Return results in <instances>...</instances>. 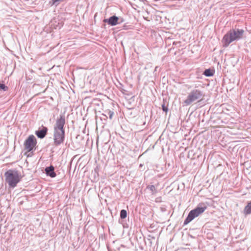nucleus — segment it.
<instances>
[{"label": "nucleus", "mask_w": 251, "mask_h": 251, "mask_svg": "<svg viewBox=\"0 0 251 251\" xmlns=\"http://www.w3.org/2000/svg\"><path fill=\"white\" fill-rule=\"evenodd\" d=\"M65 117L64 114H60L56 119L53 126V145L56 147L63 144L65 141V131L64 125Z\"/></svg>", "instance_id": "f257e3e1"}, {"label": "nucleus", "mask_w": 251, "mask_h": 251, "mask_svg": "<svg viewBox=\"0 0 251 251\" xmlns=\"http://www.w3.org/2000/svg\"><path fill=\"white\" fill-rule=\"evenodd\" d=\"M244 32L245 31L243 29L235 28L230 29L222 40L223 47L226 48L231 43L242 39Z\"/></svg>", "instance_id": "f03ea898"}, {"label": "nucleus", "mask_w": 251, "mask_h": 251, "mask_svg": "<svg viewBox=\"0 0 251 251\" xmlns=\"http://www.w3.org/2000/svg\"><path fill=\"white\" fill-rule=\"evenodd\" d=\"M4 176L6 182L12 188H14L21 179L20 173L16 169L8 170L4 173Z\"/></svg>", "instance_id": "7ed1b4c3"}, {"label": "nucleus", "mask_w": 251, "mask_h": 251, "mask_svg": "<svg viewBox=\"0 0 251 251\" xmlns=\"http://www.w3.org/2000/svg\"><path fill=\"white\" fill-rule=\"evenodd\" d=\"M206 208L207 206L204 203H200L195 208L189 212L187 217L184 221L183 225L185 226L188 224L196 217L203 213Z\"/></svg>", "instance_id": "20e7f679"}, {"label": "nucleus", "mask_w": 251, "mask_h": 251, "mask_svg": "<svg viewBox=\"0 0 251 251\" xmlns=\"http://www.w3.org/2000/svg\"><path fill=\"white\" fill-rule=\"evenodd\" d=\"M203 96L204 95L201 91L198 89H194L189 93L184 103L186 105H189L196 101L198 102L201 101Z\"/></svg>", "instance_id": "39448f33"}, {"label": "nucleus", "mask_w": 251, "mask_h": 251, "mask_svg": "<svg viewBox=\"0 0 251 251\" xmlns=\"http://www.w3.org/2000/svg\"><path fill=\"white\" fill-rule=\"evenodd\" d=\"M36 144L37 141L35 137L33 135H29L24 142L25 150L28 152L31 151Z\"/></svg>", "instance_id": "423d86ee"}, {"label": "nucleus", "mask_w": 251, "mask_h": 251, "mask_svg": "<svg viewBox=\"0 0 251 251\" xmlns=\"http://www.w3.org/2000/svg\"><path fill=\"white\" fill-rule=\"evenodd\" d=\"M120 19L116 15H113L110 17L109 18L104 19L103 22L105 23H107L110 26H115L119 24H120L123 22V20L121 19V21H119Z\"/></svg>", "instance_id": "0eeeda50"}, {"label": "nucleus", "mask_w": 251, "mask_h": 251, "mask_svg": "<svg viewBox=\"0 0 251 251\" xmlns=\"http://www.w3.org/2000/svg\"><path fill=\"white\" fill-rule=\"evenodd\" d=\"M48 128L43 126L35 131V134L38 138L43 139L47 134Z\"/></svg>", "instance_id": "6e6552de"}, {"label": "nucleus", "mask_w": 251, "mask_h": 251, "mask_svg": "<svg viewBox=\"0 0 251 251\" xmlns=\"http://www.w3.org/2000/svg\"><path fill=\"white\" fill-rule=\"evenodd\" d=\"M45 171L47 176L53 178L56 176V174L54 172V167L52 165L46 167Z\"/></svg>", "instance_id": "1a4fd4ad"}, {"label": "nucleus", "mask_w": 251, "mask_h": 251, "mask_svg": "<svg viewBox=\"0 0 251 251\" xmlns=\"http://www.w3.org/2000/svg\"><path fill=\"white\" fill-rule=\"evenodd\" d=\"M243 213L245 215H248L251 214V201H249L247 205L244 207Z\"/></svg>", "instance_id": "9d476101"}, {"label": "nucleus", "mask_w": 251, "mask_h": 251, "mask_svg": "<svg viewBox=\"0 0 251 251\" xmlns=\"http://www.w3.org/2000/svg\"><path fill=\"white\" fill-rule=\"evenodd\" d=\"M215 73V70L214 69L209 68L205 69L203 73V75L207 77H210L214 75Z\"/></svg>", "instance_id": "9b49d317"}, {"label": "nucleus", "mask_w": 251, "mask_h": 251, "mask_svg": "<svg viewBox=\"0 0 251 251\" xmlns=\"http://www.w3.org/2000/svg\"><path fill=\"white\" fill-rule=\"evenodd\" d=\"M65 0H50L49 1V5L50 6L57 7L61 2H63Z\"/></svg>", "instance_id": "f8f14e48"}, {"label": "nucleus", "mask_w": 251, "mask_h": 251, "mask_svg": "<svg viewBox=\"0 0 251 251\" xmlns=\"http://www.w3.org/2000/svg\"><path fill=\"white\" fill-rule=\"evenodd\" d=\"M127 217V211L125 209H122L120 211V218L124 219Z\"/></svg>", "instance_id": "ddd939ff"}, {"label": "nucleus", "mask_w": 251, "mask_h": 251, "mask_svg": "<svg viewBox=\"0 0 251 251\" xmlns=\"http://www.w3.org/2000/svg\"><path fill=\"white\" fill-rule=\"evenodd\" d=\"M147 188L149 189L152 194L155 193L156 192V190L155 187L153 185H149L147 187Z\"/></svg>", "instance_id": "4468645a"}, {"label": "nucleus", "mask_w": 251, "mask_h": 251, "mask_svg": "<svg viewBox=\"0 0 251 251\" xmlns=\"http://www.w3.org/2000/svg\"><path fill=\"white\" fill-rule=\"evenodd\" d=\"M8 87L5 86L4 84L0 82V90H2L3 91H6L8 90Z\"/></svg>", "instance_id": "2eb2a0df"}, {"label": "nucleus", "mask_w": 251, "mask_h": 251, "mask_svg": "<svg viewBox=\"0 0 251 251\" xmlns=\"http://www.w3.org/2000/svg\"><path fill=\"white\" fill-rule=\"evenodd\" d=\"M161 107H162V109L163 112H165L166 113H167L168 112V106L165 105V104L164 102H163V103L161 105Z\"/></svg>", "instance_id": "dca6fc26"}, {"label": "nucleus", "mask_w": 251, "mask_h": 251, "mask_svg": "<svg viewBox=\"0 0 251 251\" xmlns=\"http://www.w3.org/2000/svg\"><path fill=\"white\" fill-rule=\"evenodd\" d=\"M108 114L109 115V118L110 119H112V118H113V116L114 115V112L111 111V110H109L108 111Z\"/></svg>", "instance_id": "f3484780"}]
</instances>
